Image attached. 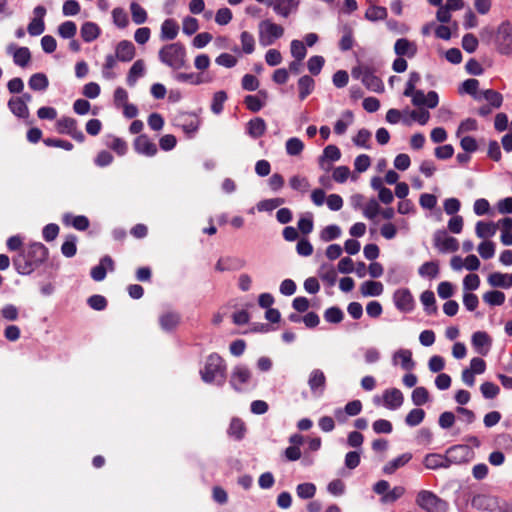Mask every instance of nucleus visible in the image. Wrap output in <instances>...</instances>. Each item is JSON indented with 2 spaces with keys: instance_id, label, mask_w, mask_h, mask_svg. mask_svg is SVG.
Segmentation results:
<instances>
[{
  "instance_id": "774afa93",
  "label": "nucleus",
  "mask_w": 512,
  "mask_h": 512,
  "mask_svg": "<svg viewBox=\"0 0 512 512\" xmlns=\"http://www.w3.org/2000/svg\"><path fill=\"white\" fill-rule=\"evenodd\" d=\"M478 252L483 259H491L495 254V244L492 241H483L478 246Z\"/></svg>"
},
{
  "instance_id": "4d7b16f0",
  "label": "nucleus",
  "mask_w": 512,
  "mask_h": 512,
  "mask_svg": "<svg viewBox=\"0 0 512 512\" xmlns=\"http://www.w3.org/2000/svg\"><path fill=\"white\" fill-rule=\"evenodd\" d=\"M325 64V59L323 56L315 55L309 58L307 62V67L309 72L312 75H318L320 74L323 66Z\"/></svg>"
},
{
  "instance_id": "2eb2a0df",
  "label": "nucleus",
  "mask_w": 512,
  "mask_h": 512,
  "mask_svg": "<svg viewBox=\"0 0 512 512\" xmlns=\"http://www.w3.org/2000/svg\"><path fill=\"white\" fill-rule=\"evenodd\" d=\"M114 57L122 62H130L135 57V46L131 41H120L115 49Z\"/></svg>"
},
{
  "instance_id": "412c9836",
  "label": "nucleus",
  "mask_w": 512,
  "mask_h": 512,
  "mask_svg": "<svg viewBox=\"0 0 512 512\" xmlns=\"http://www.w3.org/2000/svg\"><path fill=\"white\" fill-rule=\"evenodd\" d=\"M180 319L179 313L167 311L159 317V324L164 331H172L179 325Z\"/></svg>"
},
{
  "instance_id": "4468645a",
  "label": "nucleus",
  "mask_w": 512,
  "mask_h": 512,
  "mask_svg": "<svg viewBox=\"0 0 512 512\" xmlns=\"http://www.w3.org/2000/svg\"><path fill=\"white\" fill-rule=\"evenodd\" d=\"M7 52L13 54L14 63L20 67H26L31 61V53L28 47H17L12 43L8 45Z\"/></svg>"
},
{
  "instance_id": "7c9ffc66",
  "label": "nucleus",
  "mask_w": 512,
  "mask_h": 512,
  "mask_svg": "<svg viewBox=\"0 0 512 512\" xmlns=\"http://www.w3.org/2000/svg\"><path fill=\"white\" fill-rule=\"evenodd\" d=\"M144 70H145V66H144L143 60L139 59V60L135 61L128 72L127 79H126L127 84L130 87H133L136 84L137 79L139 77L143 76Z\"/></svg>"
},
{
  "instance_id": "5701e85b",
  "label": "nucleus",
  "mask_w": 512,
  "mask_h": 512,
  "mask_svg": "<svg viewBox=\"0 0 512 512\" xmlns=\"http://www.w3.org/2000/svg\"><path fill=\"white\" fill-rule=\"evenodd\" d=\"M266 129V122L260 117L253 118L247 123V133L254 139L262 137L265 134Z\"/></svg>"
},
{
  "instance_id": "72a5a7b5",
  "label": "nucleus",
  "mask_w": 512,
  "mask_h": 512,
  "mask_svg": "<svg viewBox=\"0 0 512 512\" xmlns=\"http://www.w3.org/2000/svg\"><path fill=\"white\" fill-rule=\"evenodd\" d=\"M418 273L421 277L434 279L439 274V262L438 261H428L423 263L419 269Z\"/></svg>"
},
{
  "instance_id": "37998d69",
  "label": "nucleus",
  "mask_w": 512,
  "mask_h": 512,
  "mask_svg": "<svg viewBox=\"0 0 512 512\" xmlns=\"http://www.w3.org/2000/svg\"><path fill=\"white\" fill-rule=\"evenodd\" d=\"M130 12H131L132 20L135 24L140 25V24H143L146 22L147 12L137 2H132L130 4Z\"/></svg>"
},
{
  "instance_id": "cd10ccee",
  "label": "nucleus",
  "mask_w": 512,
  "mask_h": 512,
  "mask_svg": "<svg viewBox=\"0 0 512 512\" xmlns=\"http://www.w3.org/2000/svg\"><path fill=\"white\" fill-rule=\"evenodd\" d=\"M227 433L235 440L239 441L243 439L246 433V425L244 421L237 417L232 418Z\"/></svg>"
},
{
  "instance_id": "c9c22d12",
  "label": "nucleus",
  "mask_w": 512,
  "mask_h": 512,
  "mask_svg": "<svg viewBox=\"0 0 512 512\" xmlns=\"http://www.w3.org/2000/svg\"><path fill=\"white\" fill-rule=\"evenodd\" d=\"M399 358L401 360V367L404 370L411 371L415 367V362L412 359V352L408 349H400L395 352L393 359Z\"/></svg>"
},
{
  "instance_id": "4be33fe9",
  "label": "nucleus",
  "mask_w": 512,
  "mask_h": 512,
  "mask_svg": "<svg viewBox=\"0 0 512 512\" xmlns=\"http://www.w3.org/2000/svg\"><path fill=\"white\" fill-rule=\"evenodd\" d=\"M114 262L110 256H104L100 263L91 269V277L95 281H102L106 277V266L113 269Z\"/></svg>"
},
{
  "instance_id": "49530a36",
  "label": "nucleus",
  "mask_w": 512,
  "mask_h": 512,
  "mask_svg": "<svg viewBox=\"0 0 512 512\" xmlns=\"http://www.w3.org/2000/svg\"><path fill=\"white\" fill-rule=\"evenodd\" d=\"M483 300L492 306H500L505 302V294L499 290H491L483 295Z\"/></svg>"
},
{
  "instance_id": "f3484780",
  "label": "nucleus",
  "mask_w": 512,
  "mask_h": 512,
  "mask_svg": "<svg viewBox=\"0 0 512 512\" xmlns=\"http://www.w3.org/2000/svg\"><path fill=\"white\" fill-rule=\"evenodd\" d=\"M383 400L388 409L395 410L403 404L404 397L399 389L391 388L385 390Z\"/></svg>"
},
{
  "instance_id": "680f3d73",
  "label": "nucleus",
  "mask_w": 512,
  "mask_h": 512,
  "mask_svg": "<svg viewBox=\"0 0 512 512\" xmlns=\"http://www.w3.org/2000/svg\"><path fill=\"white\" fill-rule=\"evenodd\" d=\"M116 58L114 55L109 54L105 58V63L103 65L102 74L105 79H114L116 77V74L112 71L113 68L116 66Z\"/></svg>"
},
{
  "instance_id": "9b49d317",
  "label": "nucleus",
  "mask_w": 512,
  "mask_h": 512,
  "mask_svg": "<svg viewBox=\"0 0 512 512\" xmlns=\"http://www.w3.org/2000/svg\"><path fill=\"white\" fill-rule=\"evenodd\" d=\"M393 301L396 308L402 312H410L414 308V298L408 288H401L394 292Z\"/></svg>"
},
{
  "instance_id": "e433bc0d",
  "label": "nucleus",
  "mask_w": 512,
  "mask_h": 512,
  "mask_svg": "<svg viewBox=\"0 0 512 512\" xmlns=\"http://www.w3.org/2000/svg\"><path fill=\"white\" fill-rule=\"evenodd\" d=\"M497 230V226L493 222L478 221L475 227L476 235L479 238L492 237Z\"/></svg>"
},
{
  "instance_id": "7ed1b4c3",
  "label": "nucleus",
  "mask_w": 512,
  "mask_h": 512,
  "mask_svg": "<svg viewBox=\"0 0 512 512\" xmlns=\"http://www.w3.org/2000/svg\"><path fill=\"white\" fill-rule=\"evenodd\" d=\"M226 364L223 358L217 353L207 357L204 368L200 371L201 378L206 383L216 382L222 385L225 382Z\"/></svg>"
},
{
  "instance_id": "393cba45",
  "label": "nucleus",
  "mask_w": 512,
  "mask_h": 512,
  "mask_svg": "<svg viewBox=\"0 0 512 512\" xmlns=\"http://www.w3.org/2000/svg\"><path fill=\"white\" fill-rule=\"evenodd\" d=\"M266 4L273 6L274 11L283 17H288L292 7L297 5L295 0H267Z\"/></svg>"
},
{
  "instance_id": "3c124183",
  "label": "nucleus",
  "mask_w": 512,
  "mask_h": 512,
  "mask_svg": "<svg viewBox=\"0 0 512 512\" xmlns=\"http://www.w3.org/2000/svg\"><path fill=\"white\" fill-rule=\"evenodd\" d=\"M387 17V9L382 6H371L366 10L365 18L370 21L383 20Z\"/></svg>"
},
{
  "instance_id": "473e14b6",
  "label": "nucleus",
  "mask_w": 512,
  "mask_h": 512,
  "mask_svg": "<svg viewBox=\"0 0 512 512\" xmlns=\"http://www.w3.org/2000/svg\"><path fill=\"white\" fill-rule=\"evenodd\" d=\"M8 107L10 111L19 118H26L29 115L28 107L23 103L22 99L16 97L11 98L8 101Z\"/></svg>"
},
{
  "instance_id": "de8ad7c7",
  "label": "nucleus",
  "mask_w": 512,
  "mask_h": 512,
  "mask_svg": "<svg viewBox=\"0 0 512 512\" xmlns=\"http://www.w3.org/2000/svg\"><path fill=\"white\" fill-rule=\"evenodd\" d=\"M77 237L75 235H68L66 240L61 246V252L65 257L71 258L75 256L77 252L76 247Z\"/></svg>"
},
{
  "instance_id": "6e6d98bb",
  "label": "nucleus",
  "mask_w": 512,
  "mask_h": 512,
  "mask_svg": "<svg viewBox=\"0 0 512 512\" xmlns=\"http://www.w3.org/2000/svg\"><path fill=\"white\" fill-rule=\"evenodd\" d=\"M343 117L347 119V121L344 120H338L336 121L334 125V132L337 135H342L346 132L349 124L353 122V112L351 110H346L343 113Z\"/></svg>"
},
{
  "instance_id": "39448f33",
  "label": "nucleus",
  "mask_w": 512,
  "mask_h": 512,
  "mask_svg": "<svg viewBox=\"0 0 512 512\" xmlns=\"http://www.w3.org/2000/svg\"><path fill=\"white\" fill-rule=\"evenodd\" d=\"M417 505L426 512H447L448 504L435 493L421 490L416 496Z\"/></svg>"
},
{
  "instance_id": "b1692460",
  "label": "nucleus",
  "mask_w": 512,
  "mask_h": 512,
  "mask_svg": "<svg viewBox=\"0 0 512 512\" xmlns=\"http://www.w3.org/2000/svg\"><path fill=\"white\" fill-rule=\"evenodd\" d=\"M101 29L94 22H85L81 26L80 34L84 42L90 43L100 36Z\"/></svg>"
},
{
  "instance_id": "338daca9",
  "label": "nucleus",
  "mask_w": 512,
  "mask_h": 512,
  "mask_svg": "<svg viewBox=\"0 0 512 512\" xmlns=\"http://www.w3.org/2000/svg\"><path fill=\"white\" fill-rule=\"evenodd\" d=\"M507 277V274L494 272L489 275L488 282L493 287L509 288V284H507Z\"/></svg>"
},
{
  "instance_id": "6ab92c4d",
  "label": "nucleus",
  "mask_w": 512,
  "mask_h": 512,
  "mask_svg": "<svg viewBox=\"0 0 512 512\" xmlns=\"http://www.w3.org/2000/svg\"><path fill=\"white\" fill-rule=\"evenodd\" d=\"M308 385L312 392L320 391L323 393L326 386V376L320 369H314L311 371L308 379Z\"/></svg>"
},
{
  "instance_id": "f8f14e48",
  "label": "nucleus",
  "mask_w": 512,
  "mask_h": 512,
  "mask_svg": "<svg viewBox=\"0 0 512 512\" xmlns=\"http://www.w3.org/2000/svg\"><path fill=\"white\" fill-rule=\"evenodd\" d=\"M470 448L467 445H454L446 450L445 456L448 467L452 464H460L468 460Z\"/></svg>"
},
{
  "instance_id": "423d86ee",
  "label": "nucleus",
  "mask_w": 512,
  "mask_h": 512,
  "mask_svg": "<svg viewBox=\"0 0 512 512\" xmlns=\"http://www.w3.org/2000/svg\"><path fill=\"white\" fill-rule=\"evenodd\" d=\"M284 34V28L270 20H263L259 23V41L263 46H269Z\"/></svg>"
},
{
  "instance_id": "8fccbe9b",
  "label": "nucleus",
  "mask_w": 512,
  "mask_h": 512,
  "mask_svg": "<svg viewBox=\"0 0 512 512\" xmlns=\"http://www.w3.org/2000/svg\"><path fill=\"white\" fill-rule=\"evenodd\" d=\"M286 152L290 156H297L302 153L304 149V143L297 137L289 138L286 141Z\"/></svg>"
},
{
  "instance_id": "09e8293b",
  "label": "nucleus",
  "mask_w": 512,
  "mask_h": 512,
  "mask_svg": "<svg viewBox=\"0 0 512 512\" xmlns=\"http://www.w3.org/2000/svg\"><path fill=\"white\" fill-rule=\"evenodd\" d=\"M411 399L414 405L422 406L429 401V392L423 386L416 387L412 392Z\"/></svg>"
},
{
  "instance_id": "c756f323",
  "label": "nucleus",
  "mask_w": 512,
  "mask_h": 512,
  "mask_svg": "<svg viewBox=\"0 0 512 512\" xmlns=\"http://www.w3.org/2000/svg\"><path fill=\"white\" fill-rule=\"evenodd\" d=\"M383 284L379 281H365L360 286V292L363 296L376 297L383 293Z\"/></svg>"
},
{
  "instance_id": "20e7f679",
  "label": "nucleus",
  "mask_w": 512,
  "mask_h": 512,
  "mask_svg": "<svg viewBox=\"0 0 512 512\" xmlns=\"http://www.w3.org/2000/svg\"><path fill=\"white\" fill-rule=\"evenodd\" d=\"M354 79L361 80L363 85L370 91L381 93L384 91L382 80L375 74V70L366 64L353 67L351 71Z\"/></svg>"
},
{
  "instance_id": "a18cd8bd",
  "label": "nucleus",
  "mask_w": 512,
  "mask_h": 512,
  "mask_svg": "<svg viewBox=\"0 0 512 512\" xmlns=\"http://www.w3.org/2000/svg\"><path fill=\"white\" fill-rule=\"evenodd\" d=\"M425 418V411L421 408L412 409L405 417V423L410 427L418 426Z\"/></svg>"
},
{
  "instance_id": "58836bf2",
  "label": "nucleus",
  "mask_w": 512,
  "mask_h": 512,
  "mask_svg": "<svg viewBox=\"0 0 512 512\" xmlns=\"http://www.w3.org/2000/svg\"><path fill=\"white\" fill-rule=\"evenodd\" d=\"M420 300H421L422 304L424 305L425 311L427 314L431 315V314L437 313V306L435 305L436 300H435V295H434L433 291H431V290L424 291L420 296Z\"/></svg>"
},
{
  "instance_id": "e2e57ef3",
  "label": "nucleus",
  "mask_w": 512,
  "mask_h": 512,
  "mask_svg": "<svg viewBox=\"0 0 512 512\" xmlns=\"http://www.w3.org/2000/svg\"><path fill=\"white\" fill-rule=\"evenodd\" d=\"M341 234V229L337 225H328L326 226L320 234V237L323 241L329 242L334 239H337Z\"/></svg>"
},
{
  "instance_id": "ea45409f",
  "label": "nucleus",
  "mask_w": 512,
  "mask_h": 512,
  "mask_svg": "<svg viewBox=\"0 0 512 512\" xmlns=\"http://www.w3.org/2000/svg\"><path fill=\"white\" fill-rule=\"evenodd\" d=\"M77 127V121L72 117H62L56 123V129L60 134L69 135Z\"/></svg>"
},
{
  "instance_id": "13d9d810",
  "label": "nucleus",
  "mask_w": 512,
  "mask_h": 512,
  "mask_svg": "<svg viewBox=\"0 0 512 512\" xmlns=\"http://www.w3.org/2000/svg\"><path fill=\"white\" fill-rule=\"evenodd\" d=\"M297 496L301 499H310L316 493V486L313 483H302L296 488Z\"/></svg>"
},
{
  "instance_id": "a878e982",
  "label": "nucleus",
  "mask_w": 512,
  "mask_h": 512,
  "mask_svg": "<svg viewBox=\"0 0 512 512\" xmlns=\"http://www.w3.org/2000/svg\"><path fill=\"white\" fill-rule=\"evenodd\" d=\"M179 32V25L174 19H166L161 25L162 40H174Z\"/></svg>"
},
{
  "instance_id": "dca6fc26",
  "label": "nucleus",
  "mask_w": 512,
  "mask_h": 512,
  "mask_svg": "<svg viewBox=\"0 0 512 512\" xmlns=\"http://www.w3.org/2000/svg\"><path fill=\"white\" fill-rule=\"evenodd\" d=\"M394 52L397 56L413 58L417 53V46L406 38H399L394 44Z\"/></svg>"
},
{
  "instance_id": "69168bd1",
  "label": "nucleus",
  "mask_w": 512,
  "mask_h": 512,
  "mask_svg": "<svg viewBox=\"0 0 512 512\" xmlns=\"http://www.w3.org/2000/svg\"><path fill=\"white\" fill-rule=\"evenodd\" d=\"M244 104L248 110L254 113L259 112L264 106V102L260 100L258 95H246Z\"/></svg>"
},
{
  "instance_id": "6e6552de",
  "label": "nucleus",
  "mask_w": 512,
  "mask_h": 512,
  "mask_svg": "<svg viewBox=\"0 0 512 512\" xmlns=\"http://www.w3.org/2000/svg\"><path fill=\"white\" fill-rule=\"evenodd\" d=\"M433 243L434 247L442 253L456 252L459 249L458 240L452 236H448L444 230L435 232Z\"/></svg>"
},
{
  "instance_id": "603ef678",
  "label": "nucleus",
  "mask_w": 512,
  "mask_h": 512,
  "mask_svg": "<svg viewBox=\"0 0 512 512\" xmlns=\"http://www.w3.org/2000/svg\"><path fill=\"white\" fill-rule=\"evenodd\" d=\"M244 265H245V261L240 260V259H226V260L219 259L218 262L216 263L215 269L217 271L223 272L225 270L232 269V268H242V267H244Z\"/></svg>"
},
{
  "instance_id": "2f4dec72",
  "label": "nucleus",
  "mask_w": 512,
  "mask_h": 512,
  "mask_svg": "<svg viewBox=\"0 0 512 512\" xmlns=\"http://www.w3.org/2000/svg\"><path fill=\"white\" fill-rule=\"evenodd\" d=\"M412 458V455L410 453H404L397 458L389 461L383 468V472L385 474H392L394 473L398 468L404 466L406 463H408Z\"/></svg>"
},
{
  "instance_id": "1a4fd4ad",
  "label": "nucleus",
  "mask_w": 512,
  "mask_h": 512,
  "mask_svg": "<svg viewBox=\"0 0 512 512\" xmlns=\"http://www.w3.org/2000/svg\"><path fill=\"white\" fill-rule=\"evenodd\" d=\"M252 377V373L245 365H237L233 368L230 376V385L237 392L244 390L243 386L248 384Z\"/></svg>"
},
{
  "instance_id": "f257e3e1",
  "label": "nucleus",
  "mask_w": 512,
  "mask_h": 512,
  "mask_svg": "<svg viewBox=\"0 0 512 512\" xmlns=\"http://www.w3.org/2000/svg\"><path fill=\"white\" fill-rule=\"evenodd\" d=\"M48 255V248L40 242H35L13 258V265L19 274L29 275L47 260Z\"/></svg>"
},
{
  "instance_id": "aec40b11",
  "label": "nucleus",
  "mask_w": 512,
  "mask_h": 512,
  "mask_svg": "<svg viewBox=\"0 0 512 512\" xmlns=\"http://www.w3.org/2000/svg\"><path fill=\"white\" fill-rule=\"evenodd\" d=\"M472 345L479 354L485 356L488 353V348L484 349V346L491 345V338L486 332L477 331L472 335Z\"/></svg>"
},
{
  "instance_id": "5fc2aeb1",
  "label": "nucleus",
  "mask_w": 512,
  "mask_h": 512,
  "mask_svg": "<svg viewBox=\"0 0 512 512\" xmlns=\"http://www.w3.org/2000/svg\"><path fill=\"white\" fill-rule=\"evenodd\" d=\"M77 32V26L73 21H65L58 27L59 35L64 39H71Z\"/></svg>"
},
{
  "instance_id": "0eeeda50",
  "label": "nucleus",
  "mask_w": 512,
  "mask_h": 512,
  "mask_svg": "<svg viewBox=\"0 0 512 512\" xmlns=\"http://www.w3.org/2000/svg\"><path fill=\"white\" fill-rule=\"evenodd\" d=\"M495 44L499 53H512V25L509 21L502 22L495 35Z\"/></svg>"
},
{
  "instance_id": "c85d7f7f",
  "label": "nucleus",
  "mask_w": 512,
  "mask_h": 512,
  "mask_svg": "<svg viewBox=\"0 0 512 512\" xmlns=\"http://www.w3.org/2000/svg\"><path fill=\"white\" fill-rule=\"evenodd\" d=\"M315 81L309 75H304L298 80L299 99L303 101L306 99L314 90Z\"/></svg>"
},
{
  "instance_id": "79ce46f5",
  "label": "nucleus",
  "mask_w": 512,
  "mask_h": 512,
  "mask_svg": "<svg viewBox=\"0 0 512 512\" xmlns=\"http://www.w3.org/2000/svg\"><path fill=\"white\" fill-rule=\"evenodd\" d=\"M481 97L489 102V106L493 108H500L503 103V96L496 90L487 89L482 91Z\"/></svg>"
},
{
  "instance_id": "4c0bfd02",
  "label": "nucleus",
  "mask_w": 512,
  "mask_h": 512,
  "mask_svg": "<svg viewBox=\"0 0 512 512\" xmlns=\"http://www.w3.org/2000/svg\"><path fill=\"white\" fill-rule=\"evenodd\" d=\"M28 85L32 90L43 91L47 89L49 81L44 73H35L30 77Z\"/></svg>"
},
{
  "instance_id": "c03bdc74",
  "label": "nucleus",
  "mask_w": 512,
  "mask_h": 512,
  "mask_svg": "<svg viewBox=\"0 0 512 512\" xmlns=\"http://www.w3.org/2000/svg\"><path fill=\"white\" fill-rule=\"evenodd\" d=\"M175 79L178 82L182 83H190L193 85H200L205 82H209L210 80L204 79L200 74L195 73H177L175 75Z\"/></svg>"
},
{
  "instance_id": "052dcab7",
  "label": "nucleus",
  "mask_w": 512,
  "mask_h": 512,
  "mask_svg": "<svg viewBox=\"0 0 512 512\" xmlns=\"http://www.w3.org/2000/svg\"><path fill=\"white\" fill-rule=\"evenodd\" d=\"M240 40L242 44V50L246 54L253 53L255 49V39L254 36L248 31H243L240 35Z\"/></svg>"
},
{
  "instance_id": "864d4df0",
  "label": "nucleus",
  "mask_w": 512,
  "mask_h": 512,
  "mask_svg": "<svg viewBox=\"0 0 512 512\" xmlns=\"http://www.w3.org/2000/svg\"><path fill=\"white\" fill-rule=\"evenodd\" d=\"M344 318L343 311L336 306L327 308L324 312V319L328 323L338 324L340 323Z\"/></svg>"
},
{
  "instance_id": "f03ea898",
  "label": "nucleus",
  "mask_w": 512,
  "mask_h": 512,
  "mask_svg": "<svg viewBox=\"0 0 512 512\" xmlns=\"http://www.w3.org/2000/svg\"><path fill=\"white\" fill-rule=\"evenodd\" d=\"M159 60L172 68L179 70L187 68V52L185 46L181 42H175L164 45L158 52Z\"/></svg>"
},
{
  "instance_id": "bb28decb",
  "label": "nucleus",
  "mask_w": 512,
  "mask_h": 512,
  "mask_svg": "<svg viewBox=\"0 0 512 512\" xmlns=\"http://www.w3.org/2000/svg\"><path fill=\"white\" fill-rule=\"evenodd\" d=\"M424 466L427 469H438V468H449L445 455L431 453L426 455L423 461Z\"/></svg>"
},
{
  "instance_id": "9d476101",
  "label": "nucleus",
  "mask_w": 512,
  "mask_h": 512,
  "mask_svg": "<svg viewBox=\"0 0 512 512\" xmlns=\"http://www.w3.org/2000/svg\"><path fill=\"white\" fill-rule=\"evenodd\" d=\"M174 125L181 128L187 135H191L198 130L199 120L195 114L181 112L175 116Z\"/></svg>"
},
{
  "instance_id": "f704fd0d",
  "label": "nucleus",
  "mask_w": 512,
  "mask_h": 512,
  "mask_svg": "<svg viewBox=\"0 0 512 512\" xmlns=\"http://www.w3.org/2000/svg\"><path fill=\"white\" fill-rule=\"evenodd\" d=\"M478 89L479 81L474 78H469L462 83L459 93H466L472 96L475 100H480L481 96L478 94Z\"/></svg>"
},
{
  "instance_id": "a211bd4d",
  "label": "nucleus",
  "mask_w": 512,
  "mask_h": 512,
  "mask_svg": "<svg viewBox=\"0 0 512 512\" xmlns=\"http://www.w3.org/2000/svg\"><path fill=\"white\" fill-rule=\"evenodd\" d=\"M362 410V403L360 400H353L348 402L344 410L337 409L335 411V417L339 422H345L346 416H356L358 415Z\"/></svg>"
},
{
  "instance_id": "ddd939ff",
  "label": "nucleus",
  "mask_w": 512,
  "mask_h": 512,
  "mask_svg": "<svg viewBox=\"0 0 512 512\" xmlns=\"http://www.w3.org/2000/svg\"><path fill=\"white\" fill-rule=\"evenodd\" d=\"M134 149L137 153L152 157L157 153L156 144L146 134H141L134 140Z\"/></svg>"
},
{
  "instance_id": "a19ab883",
  "label": "nucleus",
  "mask_w": 512,
  "mask_h": 512,
  "mask_svg": "<svg viewBox=\"0 0 512 512\" xmlns=\"http://www.w3.org/2000/svg\"><path fill=\"white\" fill-rule=\"evenodd\" d=\"M227 93L223 90L214 93L211 102V111L219 115L224 109V103L227 101Z\"/></svg>"
},
{
  "instance_id": "0e129e2a",
  "label": "nucleus",
  "mask_w": 512,
  "mask_h": 512,
  "mask_svg": "<svg viewBox=\"0 0 512 512\" xmlns=\"http://www.w3.org/2000/svg\"><path fill=\"white\" fill-rule=\"evenodd\" d=\"M370 138H371V132L365 128H362L358 131L356 136L353 138V142L356 146L369 149L370 148V145H369Z\"/></svg>"
},
{
  "instance_id": "bf43d9fd",
  "label": "nucleus",
  "mask_w": 512,
  "mask_h": 512,
  "mask_svg": "<svg viewBox=\"0 0 512 512\" xmlns=\"http://www.w3.org/2000/svg\"><path fill=\"white\" fill-rule=\"evenodd\" d=\"M480 391L484 398L494 399L500 393V388L495 383L486 381L481 384Z\"/></svg>"
}]
</instances>
